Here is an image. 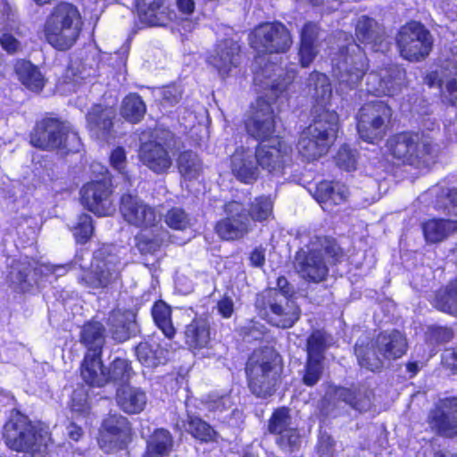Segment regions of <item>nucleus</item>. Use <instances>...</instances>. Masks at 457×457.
<instances>
[{"mask_svg": "<svg viewBox=\"0 0 457 457\" xmlns=\"http://www.w3.org/2000/svg\"><path fill=\"white\" fill-rule=\"evenodd\" d=\"M308 94L316 102L313 124L306 128L300 136L297 149L307 161H314L326 154L333 145L338 130V116L327 108L332 96L328 78L320 72H313L308 79Z\"/></svg>", "mask_w": 457, "mask_h": 457, "instance_id": "obj_1", "label": "nucleus"}, {"mask_svg": "<svg viewBox=\"0 0 457 457\" xmlns=\"http://www.w3.org/2000/svg\"><path fill=\"white\" fill-rule=\"evenodd\" d=\"M245 127L252 137L261 141L253 152L258 165L273 176L281 174L290 160L292 149L284 140L272 137L275 117L271 102L266 99V96H259L252 106V114L245 121Z\"/></svg>", "mask_w": 457, "mask_h": 457, "instance_id": "obj_2", "label": "nucleus"}, {"mask_svg": "<svg viewBox=\"0 0 457 457\" xmlns=\"http://www.w3.org/2000/svg\"><path fill=\"white\" fill-rule=\"evenodd\" d=\"M120 212L126 222L141 229L135 238L139 252L142 254L155 253L166 237V231L161 225L162 211L136 195L126 194L120 198Z\"/></svg>", "mask_w": 457, "mask_h": 457, "instance_id": "obj_3", "label": "nucleus"}, {"mask_svg": "<svg viewBox=\"0 0 457 457\" xmlns=\"http://www.w3.org/2000/svg\"><path fill=\"white\" fill-rule=\"evenodd\" d=\"M82 27V18L77 7L68 3H61L46 17L43 34L46 42L54 48L65 51L76 44Z\"/></svg>", "mask_w": 457, "mask_h": 457, "instance_id": "obj_4", "label": "nucleus"}, {"mask_svg": "<svg viewBox=\"0 0 457 457\" xmlns=\"http://www.w3.org/2000/svg\"><path fill=\"white\" fill-rule=\"evenodd\" d=\"M4 437L9 448L32 456L44 453L51 443L48 428L32 423L24 416H16L5 423Z\"/></svg>", "mask_w": 457, "mask_h": 457, "instance_id": "obj_5", "label": "nucleus"}, {"mask_svg": "<svg viewBox=\"0 0 457 457\" xmlns=\"http://www.w3.org/2000/svg\"><path fill=\"white\" fill-rule=\"evenodd\" d=\"M248 386L253 395L261 398L271 395L281 372L278 355L271 348L256 350L246 364Z\"/></svg>", "mask_w": 457, "mask_h": 457, "instance_id": "obj_6", "label": "nucleus"}, {"mask_svg": "<svg viewBox=\"0 0 457 457\" xmlns=\"http://www.w3.org/2000/svg\"><path fill=\"white\" fill-rule=\"evenodd\" d=\"M332 64L337 79V92L341 95L357 87L368 66L363 50L355 43L343 46L338 57L332 59Z\"/></svg>", "mask_w": 457, "mask_h": 457, "instance_id": "obj_7", "label": "nucleus"}, {"mask_svg": "<svg viewBox=\"0 0 457 457\" xmlns=\"http://www.w3.org/2000/svg\"><path fill=\"white\" fill-rule=\"evenodd\" d=\"M406 338L401 332L394 330L378 335L376 349L373 345L371 347L364 346L362 342L358 341L354 351L359 364L374 371L381 367L382 361L379 356L386 359H397L406 353Z\"/></svg>", "mask_w": 457, "mask_h": 457, "instance_id": "obj_8", "label": "nucleus"}, {"mask_svg": "<svg viewBox=\"0 0 457 457\" xmlns=\"http://www.w3.org/2000/svg\"><path fill=\"white\" fill-rule=\"evenodd\" d=\"M31 144L43 150L61 149L77 152L80 138L67 122L46 119L37 124L30 138Z\"/></svg>", "mask_w": 457, "mask_h": 457, "instance_id": "obj_9", "label": "nucleus"}, {"mask_svg": "<svg viewBox=\"0 0 457 457\" xmlns=\"http://www.w3.org/2000/svg\"><path fill=\"white\" fill-rule=\"evenodd\" d=\"M93 173H97L96 179L83 186L80 190L81 203L90 212L98 216L112 215L115 204L111 188V178L108 170L100 163H93Z\"/></svg>", "mask_w": 457, "mask_h": 457, "instance_id": "obj_10", "label": "nucleus"}, {"mask_svg": "<svg viewBox=\"0 0 457 457\" xmlns=\"http://www.w3.org/2000/svg\"><path fill=\"white\" fill-rule=\"evenodd\" d=\"M120 270V251L114 245H104L96 252L91 270L83 271L79 280L92 289L104 288L119 278Z\"/></svg>", "mask_w": 457, "mask_h": 457, "instance_id": "obj_11", "label": "nucleus"}, {"mask_svg": "<svg viewBox=\"0 0 457 457\" xmlns=\"http://www.w3.org/2000/svg\"><path fill=\"white\" fill-rule=\"evenodd\" d=\"M391 155L411 165L428 166L435 156L430 140L419 134L401 133L391 137L386 143Z\"/></svg>", "mask_w": 457, "mask_h": 457, "instance_id": "obj_12", "label": "nucleus"}, {"mask_svg": "<svg viewBox=\"0 0 457 457\" xmlns=\"http://www.w3.org/2000/svg\"><path fill=\"white\" fill-rule=\"evenodd\" d=\"M258 307H263L269 323L278 328H291L300 317L296 303L285 294L269 289L258 298Z\"/></svg>", "mask_w": 457, "mask_h": 457, "instance_id": "obj_13", "label": "nucleus"}, {"mask_svg": "<svg viewBox=\"0 0 457 457\" xmlns=\"http://www.w3.org/2000/svg\"><path fill=\"white\" fill-rule=\"evenodd\" d=\"M175 145L171 132H154V139L143 143L139 149V159L144 165L157 174L166 172L172 165L170 150Z\"/></svg>", "mask_w": 457, "mask_h": 457, "instance_id": "obj_14", "label": "nucleus"}, {"mask_svg": "<svg viewBox=\"0 0 457 457\" xmlns=\"http://www.w3.org/2000/svg\"><path fill=\"white\" fill-rule=\"evenodd\" d=\"M133 375L130 363L125 359H115L110 367L108 372H105L102 367L100 359H97V353L88 354L84 358L81 368V376L89 385L102 386L109 380L124 382L129 380Z\"/></svg>", "mask_w": 457, "mask_h": 457, "instance_id": "obj_15", "label": "nucleus"}, {"mask_svg": "<svg viewBox=\"0 0 457 457\" xmlns=\"http://www.w3.org/2000/svg\"><path fill=\"white\" fill-rule=\"evenodd\" d=\"M392 115L390 107L384 102L369 103L363 105L358 114V133L366 142L381 140L386 131V124Z\"/></svg>", "mask_w": 457, "mask_h": 457, "instance_id": "obj_16", "label": "nucleus"}, {"mask_svg": "<svg viewBox=\"0 0 457 457\" xmlns=\"http://www.w3.org/2000/svg\"><path fill=\"white\" fill-rule=\"evenodd\" d=\"M433 40L429 31L420 22L403 26L398 33L397 46L401 55L409 61H420L431 51Z\"/></svg>", "mask_w": 457, "mask_h": 457, "instance_id": "obj_17", "label": "nucleus"}, {"mask_svg": "<svg viewBox=\"0 0 457 457\" xmlns=\"http://www.w3.org/2000/svg\"><path fill=\"white\" fill-rule=\"evenodd\" d=\"M251 46L259 53H284L292 45L287 29L279 22L263 23L250 34Z\"/></svg>", "mask_w": 457, "mask_h": 457, "instance_id": "obj_18", "label": "nucleus"}, {"mask_svg": "<svg viewBox=\"0 0 457 457\" xmlns=\"http://www.w3.org/2000/svg\"><path fill=\"white\" fill-rule=\"evenodd\" d=\"M131 428L127 418L120 414L104 420L99 433V446L106 453L124 448L130 440Z\"/></svg>", "mask_w": 457, "mask_h": 457, "instance_id": "obj_19", "label": "nucleus"}, {"mask_svg": "<svg viewBox=\"0 0 457 457\" xmlns=\"http://www.w3.org/2000/svg\"><path fill=\"white\" fill-rule=\"evenodd\" d=\"M245 209L239 202L232 201L225 205L228 217L216 225L217 234L225 240L244 237L253 229L252 221L246 217Z\"/></svg>", "mask_w": 457, "mask_h": 457, "instance_id": "obj_20", "label": "nucleus"}, {"mask_svg": "<svg viewBox=\"0 0 457 457\" xmlns=\"http://www.w3.org/2000/svg\"><path fill=\"white\" fill-rule=\"evenodd\" d=\"M322 237H316L307 246V252L301 251L296 256V269L300 275L309 280L320 282L328 274V268L323 262Z\"/></svg>", "mask_w": 457, "mask_h": 457, "instance_id": "obj_21", "label": "nucleus"}, {"mask_svg": "<svg viewBox=\"0 0 457 457\" xmlns=\"http://www.w3.org/2000/svg\"><path fill=\"white\" fill-rule=\"evenodd\" d=\"M404 72L398 67L381 69L366 75L365 90L377 96H394L402 89Z\"/></svg>", "mask_w": 457, "mask_h": 457, "instance_id": "obj_22", "label": "nucleus"}, {"mask_svg": "<svg viewBox=\"0 0 457 457\" xmlns=\"http://www.w3.org/2000/svg\"><path fill=\"white\" fill-rule=\"evenodd\" d=\"M283 70L275 67L274 64H265L260 71H255L254 82L256 84L270 87L272 99L285 94L286 96L292 91V83L296 74L295 67L287 68V72L282 78Z\"/></svg>", "mask_w": 457, "mask_h": 457, "instance_id": "obj_23", "label": "nucleus"}, {"mask_svg": "<svg viewBox=\"0 0 457 457\" xmlns=\"http://www.w3.org/2000/svg\"><path fill=\"white\" fill-rule=\"evenodd\" d=\"M429 422L445 436L457 435V398L440 400L429 415Z\"/></svg>", "mask_w": 457, "mask_h": 457, "instance_id": "obj_24", "label": "nucleus"}, {"mask_svg": "<svg viewBox=\"0 0 457 457\" xmlns=\"http://www.w3.org/2000/svg\"><path fill=\"white\" fill-rule=\"evenodd\" d=\"M208 60L220 76L229 75L240 62L237 42L233 38L220 40Z\"/></svg>", "mask_w": 457, "mask_h": 457, "instance_id": "obj_25", "label": "nucleus"}, {"mask_svg": "<svg viewBox=\"0 0 457 457\" xmlns=\"http://www.w3.org/2000/svg\"><path fill=\"white\" fill-rule=\"evenodd\" d=\"M231 170L241 182L251 184L260 174L254 153L250 148L240 147L231 156Z\"/></svg>", "mask_w": 457, "mask_h": 457, "instance_id": "obj_26", "label": "nucleus"}, {"mask_svg": "<svg viewBox=\"0 0 457 457\" xmlns=\"http://www.w3.org/2000/svg\"><path fill=\"white\" fill-rule=\"evenodd\" d=\"M137 8L141 22L149 26H164L174 16L165 0H137Z\"/></svg>", "mask_w": 457, "mask_h": 457, "instance_id": "obj_27", "label": "nucleus"}, {"mask_svg": "<svg viewBox=\"0 0 457 457\" xmlns=\"http://www.w3.org/2000/svg\"><path fill=\"white\" fill-rule=\"evenodd\" d=\"M116 115L114 108L96 104L87 114V128L92 137L105 139L112 128V120Z\"/></svg>", "mask_w": 457, "mask_h": 457, "instance_id": "obj_28", "label": "nucleus"}, {"mask_svg": "<svg viewBox=\"0 0 457 457\" xmlns=\"http://www.w3.org/2000/svg\"><path fill=\"white\" fill-rule=\"evenodd\" d=\"M167 342L152 337L140 343L136 348L138 361L148 369L165 363L168 355Z\"/></svg>", "mask_w": 457, "mask_h": 457, "instance_id": "obj_29", "label": "nucleus"}, {"mask_svg": "<svg viewBox=\"0 0 457 457\" xmlns=\"http://www.w3.org/2000/svg\"><path fill=\"white\" fill-rule=\"evenodd\" d=\"M348 196L347 187L339 182H320L315 190L314 197L325 211H331L333 205L340 204Z\"/></svg>", "mask_w": 457, "mask_h": 457, "instance_id": "obj_30", "label": "nucleus"}, {"mask_svg": "<svg viewBox=\"0 0 457 457\" xmlns=\"http://www.w3.org/2000/svg\"><path fill=\"white\" fill-rule=\"evenodd\" d=\"M186 344L196 352L208 349L211 343L210 325L204 318H195L188 324L185 330Z\"/></svg>", "mask_w": 457, "mask_h": 457, "instance_id": "obj_31", "label": "nucleus"}, {"mask_svg": "<svg viewBox=\"0 0 457 457\" xmlns=\"http://www.w3.org/2000/svg\"><path fill=\"white\" fill-rule=\"evenodd\" d=\"M116 401L119 407L128 414H137L145 409L147 397L141 388L123 386L117 390Z\"/></svg>", "mask_w": 457, "mask_h": 457, "instance_id": "obj_32", "label": "nucleus"}, {"mask_svg": "<svg viewBox=\"0 0 457 457\" xmlns=\"http://www.w3.org/2000/svg\"><path fill=\"white\" fill-rule=\"evenodd\" d=\"M145 442L146 448L143 457H167L173 450V436L165 428L154 429Z\"/></svg>", "mask_w": 457, "mask_h": 457, "instance_id": "obj_33", "label": "nucleus"}, {"mask_svg": "<svg viewBox=\"0 0 457 457\" xmlns=\"http://www.w3.org/2000/svg\"><path fill=\"white\" fill-rule=\"evenodd\" d=\"M15 72L21 83L32 92H40L46 84V79L30 62L20 60L15 64Z\"/></svg>", "mask_w": 457, "mask_h": 457, "instance_id": "obj_34", "label": "nucleus"}, {"mask_svg": "<svg viewBox=\"0 0 457 457\" xmlns=\"http://www.w3.org/2000/svg\"><path fill=\"white\" fill-rule=\"evenodd\" d=\"M317 35V25L312 22L306 23L301 31L299 58L302 67H308L318 54L316 45Z\"/></svg>", "mask_w": 457, "mask_h": 457, "instance_id": "obj_35", "label": "nucleus"}, {"mask_svg": "<svg viewBox=\"0 0 457 457\" xmlns=\"http://www.w3.org/2000/svg\"><path fill=\"white\" fill-rule=\"evenodd\" d=\"M425 239L428 243H438L451 233L457 231V220L432 219L422 225Z\"/></svg>", "mask_w": 457, "mask_h": 457, "instance_id": "obj_36", "label": "nucleus"}, {"mask_svg": "<svg viewBox=\"0 0 457 457\" xmlns=\"http://www.w3.org/2000/svg\"><path fill=\"white\" fill-rule=\"evenodd\" d=\"M112 337L120 342L129 337L130 331L134 326L135 315L132 312L120 310L111 313L109 319Z\"/></svg>", "mask_w": 457, "mask_h": 457, "instance_id": "obj_37", "label": "nucleus"}, {"mask_svg": "<svg viewBox=\"0 0 457 457\" xmlns=\"http://www.w3.org/2000/svg\"><path fill=\"white\" fill-rule=\"evenodd\" d=\"M425 82L430 87L436 86L442 88L445 86L449 100L453 104L457 100V68L449 73H445L443 71H432L426 76Z\"/></svg>", "mask_w": 457, "mask_h": 457, "instance_id": "obj_38", "label": "nucleus"}, {"mask_svg": "<svg viewBox=\"0 0 457 457\" xmlns=\"http://www.w3.org/2000/svg\"><path fill=\"white\" fill-rule=\"evenodd\" d=\"M81 341L88 348V354L97 353V359L99 358V349L104 343V327L97 321H91L87 323L81 331Z\"/></svg>", "mask_w": 457, "mask_h": 457, "instance_id": "obj_39", "label": "nucleus"}, {"mask_svg": "<svg viewBox=\"0 0 457 457\" xmlns=\"http://www.w3.org/2000/svg\"><path fill=\"white\" fill-rule=\"evenodd\" d=\"M355 31L359 41L364 44H374L372 48L376 51L378 50V48H375V46L378 41H381L380 29L373 19L367 16L360 17L356 23Z\"/></svg>", "mask_w": 457, "mask_h": 457, "instance_id": "obj_40", "label": "nucleus"}, {"mask_svg": "<svg viewBox=\"0 0 457 457\" xmlns=\"http://www.w3.org/2000/svg\"><path fill=\"white\" fill-rule=\"evenodd\" d=\"M145 104L137 94L127 96L120 106L121 116L129 122H139L145 113Z\"/></svg>", "mask_w": 457, "mask_h": 457, "instance_id": "obj_41", "label": "nucleus"}, {"mask_svg": "<svg viewBox=\"0 0 457 457\" xmlns=\"http://www.w3.org/2000/svg\"><path fill=\"white\" fill-rule=\"evenodd\" d=\"M178 169L185 179L191 180L198 178L201 174L203 164L195 153L185 151L178 158Z\"/></svg>", "mask_w": 457, "mask_h": 457, "instance_id": "obj_42", "label": "nucleus"}, {"mask_svg": "<svg viewBox=\"0 0 457 457\" xmlns=\"http://www.w3.org/2000/svg\"><path fill=\"white\" fill-rule=\"evenodd\" d=\"M152 315L155 324L162 331L167 338H172L175 328L171 321V310L162 301L155 303L152 310Z\"/></svg>", "mask_w": 457, "mask_h": 457, "instance_id": "obj_43", "label": "nucleus"}, {"mask_svg": "<svg viewBox=\"0 0 457 457\" xmlns=\"http://www.w3.org/2000/svg\"><path fill=\"white\" fill-rule=\"evenodd\" d=\"M187 431L203 442L214 441L217 436L215 430L207 422L193 415L187 416Z\"/></svg>", "mask_w": 457, "mask_h": 457, "instance_id": "obj_44", "label": "nucleus"}, {"mask_svg": "<svg viewBox=\"0 0 457 457\" xmlns=\"http://www.w3.org/2000/svg\"><path fill=\"white\" fill-rule=\"evenodd\" d=\"M334 398L352 406L360 411L370 406V400L360 391H352L347 388L337 387L333 389Z\"/></svg>", "mask_w": 457, "mask_h": 457, "instance_id": "obj_45", "label": "nucleus"}, {"mask_svg": "<svg viewBox=\"0 0 457 457\" xmlns=\"http://www.w3.org/2000/svg\"><path fill=\"white\" fill-rule=\"evenodd\" d=\"M272 200L268 196H259L250 204L247 215L252 221L262 222L272 216Z\"/></svg>", "mask_w": 457, "mask_h": 457, "instance_id": "obj_46", "label": "nucleus"}, {"mask_svg": "<svg viewBox=\"0 0 457 457\" xmlns=\"http://www.w3.org/2000/svg\"><path fill=\"white\" fill-rule=\"evenodd\" d=\"M436 307L442 312L457 314V280L436 299Z\"/></svg>", "mask_w": 457, "mask_h": 457, "instance_id": "obj_47", "label": "nucleus"}, {"mask_svg": "<svg viewBox=\"0 0 457 457\" xmlns=\"http://www.w3.org/2000/svg\"><path fill=\"white\" fill-rule=\"evenodd\" d=\"M71 418L80 420L86 418L89 412L87 396L83 389H77L73 392L71 403Z\"/></svg>", "mask_w": 457, "mask_h": 457, "instance_id": "obj_48", "label": "nucleus"}, {"mask_svg": "<svg viewBox=\"0 0 457 457\" xmlns=\"http://www.w3.org/2000/svg\"><path fill=\"white\" fill-rule=\"evenodd\" d=\"M290 418L288 410L286 408H280L274 411L272 417L270 420L269 430L271 433L278 434L279 436L284 434L287 430H289Z\"/></svg>", "mask_w": 457, "mask_h": 457, "instance_id": "obj_49", "label": "nucleus"}, {"mask_svg": "<svg viewBox=\"0 0 457 457\" xmlns=\"http://www.w3.org/2000/svg\"><path fill=\"white\" fill-rule=\"evenodd\" d=\"M72 231L77 242H87L93 233L91 217L85 213L79 215L77 223L72 228Z\"/></svg>", "mask_w": 457, "mask_h": 457, "instance_id": "obj_50", "label": "nucleus"}, {"mask_svg": "<svg viewBox=\"0 0 457 457\" xmlns=\"http://www.w3.org/2000/svg\"><path fill=\"white\" fill-rule=\"evenodd\" d=\"M326 347L325 334L322 331H315L308 339V357L322 358V353Z\"/></svg>", "mask_w": 457, "mask_h": 457, "instance_id": "obj_51", "label": "nucleus"}, {"mask_svg": "<svg viewBox=\"0 0 457 457\" xmlns=\"http://www.w3.org/2000/svg\"><path fill=\"white\" fill-rule=\"evenodd\" d=\"M165 222L170 228L179 230H184L189 224L187 214L179 208L169 211L165 217Z\"/></svg>", "mask_w": 457, "mask_h": 457, "instance_id": "obj_52", "label": "nucleus"}, {"mask_svg": "<svg viewBox=\"0 0 457 457\" xmlns=\"http://www.w3.org/2000/svg\"><path fill=\"white\" fill-rule=\"evenodd\" d=\"M321 359L322 358H310L306 365V373L303 377V382L307 386H313L318 382L321 373Z\"/></svg>", "mask_w": 457, "mask_h": 457, "instance_id": "obj_53", "label": "nucleus"}, {"mask_svg": "<svg viewBox=\"0 0 457 457\" xmlns=\"http://www.w3.org/2000/svg\"><path fill=\"white\" fill-rule=\"evenodd\" d=\"M206 409L213 412H222L232 405L231 397L228 395H210L204 402Z\"/></svg>", "mask_w": 457, "mask_h": 457, "instance_id": "obj_54", "label": "nucleus"}, {"mask_svg": "<svg viewBox=\"0 0 457 457\" xmlns=\"http://www.w3.org/2000/svg\"><path fill=\"white\" fill-rule=\"evenodd\" d=\"M29 269L24 263L18 262L12 266L9 273L10 281L16 284L21 290H26V278L29 276Z\"/></svg>", "mask_w": 457, "mask_h": 457, "instance_id": "obj_55", "label": "nucleus"}, {"mask_svg": "<svg viewBox=\"0 0 457 457\" xmlns=\"http://www.w3.org/2000/svg\"><path fill=\"white\" fill-rule=\"evenodd\" d=\"M94 70L80 62L72 61L69 70L68 77L71 78L74 82H79V79H86L94 75Z\"/></svg>", "mask_w": 457, "mask_h": 457, "instance_id": "obj_56", "label": "nucleus"}, {"mask_svg": "<svg viewBox=\"0 0 457 457\" xmlns=\"http://www.w3.org/2000/svg\"><path fill=\"white\" fill-rule=\"evenodd\" d=\"M337 163L345 170H352L355 168V155L348 146L340 148L337 155Z\"/></svg>", "mask_w": 457, "mask_h": 457, "instance_id": "obj_57", "label": "nucleus"}, {"mask_svg": "<svg viewBox=\"0 0 457 457\" xmlns=\"http://www.w3.org/2000/svg\"><path fill=\"white\" fill-rule=\"evenodd\" d=\"M110 162L114 170L123 175L124 178L128 179V175L125 170L127 166V158L123 148L117 147L112 152Z\"/></svg>", "mask_w": 457, "mask_h": 457, "instance_id": "obj_58", "label": "nucleus"}, {"mask_svg": "<svg viewBox=\"0 0 457 457\" xmlns=\"http://www.w3.org/2000/svg\"><path fill=\"white\" fill-rule=\"evenodd\" d=\"M20 36L18 32L15 35L5 31L0 37L1 46L9 54H15L21 49V44L20 39L16 37Z\"/></svg>", "mask_w": 457, "mask_h": 457, "instance_id": "obj_59", "label": "nucleus"}, {"mask_svg": "<svg viewBox=\"0 0 457 457\" xmlns=\"http://www.w3.org/2000/svg\"><path fill=\"white\" fill-rule=\"evenodd\" d=\"M299 442V435L294 428L287 430L278 439V443L282 448H288L290 451H293L294 448L298 445Z\"/></svg>", "mask_w": 457, "mask_h": 457, "instance_id": "obj_60", "label": "nucleus"}, {"mask_svg": "<svg viewBox=\"0 0 457 457\" xmlns=\"http://www.w3.org/2000/svg\"><path fill=\"white\" fill-rule=\"evenodd\" d=\"M35 272H40L43 275L48 276L50 274L55 275L56 277L62 276L66 271L67 268L61 265L52 264H41L34 269Z\"/></svg>", "mask_w": 457, "mask_h": 457, "instance_id": "obj_61", "label": "nucleus"}, {"mask_svg": "<svg viewBox=\"0 0 457 457\" xmlns=\"http://www.w3.org/2000/svg\"><path fill=\"white\" fill-rule=\"evenodd\" d=\"M219 313L225 319H228L234 312V302L228 296L222 297L217 303Z\"/></svg>", "mask_w": 457, "mask_h": 457, "instance_id": "obj_62", "label": "nucleus"}, {"mask_svg": "<svg viewBox=\"0 0 457 457\" xmlns=\"http://www.w3.org/2000/svg\"><path fill=\"white\" fill-rule=\"evenodd\" d=\"M445 201V209H446L449 213L457 215V189H450Z\"/></svg>", "mask_w": 457, "mask_h": 457, "instance_id": "obj_63", "label": "nucleus"}, {"mask_svg": "<svg viewBox=\"0 0 457 457\" xmlns=\"http://www.w3.org/2000/svg\"><path fill=\"white\" fill-rule=\"evenodd\" d=\"M249 260L253 266L262 267L265 262V249L262 246L254 248L250 253Z\"/></svg>", "mask_w": 457, "mask_h": 457, "instance_id": "obj_64", "label": "nucleus"}]
</instances>
